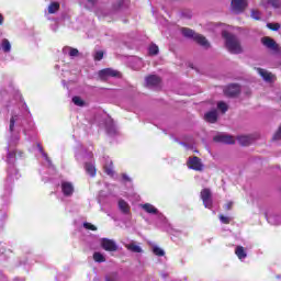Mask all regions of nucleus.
<instances>
[{
    "label": "nucleus",
    "mask_w": 281,
    "mask_h": 281,
    "mask_svg": "<svg viewBox=\"0 0 281 281\" xmlns=\"http://www.w3.org/2000/svg\"><path fill=\"white\" fill-rule=\"evenodd\" d=\"M222 36L225 38L226 49L231 54H243V45L240 44V40H238L236 35L224 31Z\"/></svg>",
    "instance_id": "nucleus-1"
},
{
    "label": "nucleus",
    "mask_w": 281,
    "mask_h": 281,
    "mask_svg": "<svg viewBox=\"0 0 281 281\" xmlns=\"http://www.w3.org/2000/svg\"><path fill=\"white\" fill-rule=\"evenodd\" d=\"M261 44L267 47L270 52L278 54L280 52V45L273 41V38L266 36L261 38Z\"/></svg>",
    "instance_id": "nucleus-2"
},
{
    "label": "nucleus",
    "mask_w": 281,
    "mask_h": 281,
    "mask_svg": "<svg viewBox=\"0 0 281 281\" xmlns=\"http://www.w3.org/2000/svg\"><path fill=\"white\" fill-rule=\"evenodd\" d=\"M187 165L188 168L195 170L196 172H202L203 170V162L201 161V158L196 156L190 157Z\"/></svg>",
    "instance_id": "nucleus-3"
},
{
    "label": "nucleus",
    "mask_w": 281,
    "mask_h": 281,
    "mask_svg": "<svg viewBox=\"0 0 281 281\" xmlns=\"http://www.w3.org/2000/svg\"><path fill=\"white\" fill-rule=\"evenodd\" d=\"M231 5L235 14H240L247 8V0H232Z\"/></svg>",
    "instance_id": "nucleus-4"
},
{
    "label": "nucleus",
    "mask_w": 281,
    "mask_h": 281,
    "mask_svg": "<svg viewBox=\"0 0 281 281\" xmlns=\"http://www.w3.org/2000/svg\"><path fill=\"white\" fill-rule=\"evenodd\" d=\"M117 76H120V72L111 68H105L99 71L100 80H109V78H117Z\"/></svg>",
    "instance_id": "nucleus-5"
},
{
    "label": "nucleus",
    "mask_w": 281,
    "mask_h": 281,
    "mask_svg": "<svg viewBox=\"0 0 281 281\" xmlns=\"http://www.w3.org/2000/svg\"><path fill=\"white\" fill-rule=\"evenodd\" d=\"M101 247L105 251H117V244L113 239L102 238L101 239Z\"/></svg>",
    "instance_id": "nucleus-6"
},
{
    "label": "nucleus",
    "mask_w": 281,
    "mask_h": 281,
    "mask_svg": "<svg viewBox=\"0 0 281 281\" xmlns=\"http://www.w3.org/2000/svg\"><path fill=\"white\" fill-rule=\"evenodd\" d=\"M214 142H220L221 144H236L234 136L227 134H218L214 136Z\"/></svg>",
    "instance_id": "nucleus-7"
},
{
    "label": "nucleus",
    "mask_w": 281,
    "mask_h": 281,
    "mask_svg": "<svg viewBox=\"0 0 281 281\" xmlns=\"http://www.w3.org/2000/svg\"><path fill=\"white\" fill-rule=\"evenodd\" d=\"M201 199L205 207H212V192L210 189H203L201 191Z\"/></svg>",
    "instance_id": "nucleus-8"
},
{
    "label": "nucleus",
    "mask_w": 281,
    "mask_h": 281,
    "mask_svg": "<svg viewBox=\"0 0 281 281\" xmlns=\"http://www.w3.org/2000/svg\"><path fill=\"white\" fill-rule=\"evenodd\" d=\"M146 87H159L161 85V78L156 75H149L145 78Z\"/></svg>",
    "instance_id": "nucleus-9"
},
{
    "label": "nucleus",
    "mask_w": 281,
    "mask_h": 281,
    "mask_svg": "<svg viewBox=\"0 0 281 281\" xmlns=\"http://www.w3.org/2000/svg\"><path fill=\"white\" fill-rule=\"evenodd\" d=\"M225 95L228 98H234V95H238L240 93V86L238 85H229L225 90H224Z\"/></svg>",
    "instance_id": "nucleus-10"
},
{
    "label": "nucleus",
    "mask_w": 281,
    "mask_h": 281,
    "mask_svg": "<svg viewBox=\"0 0 281 281\" xmlns=\"http://www.w3.org/2000/svg\"><path fill=\"white\" fill-rule=\"evenodd\" d=\"M257 71L266 82H273L276 80V75L262 69V68H257Z\"/></svg>",
    "instance_id": "nucleus-11"
},
{
    "label": "nucleus",
    "mask_w": 281,
    "mask_h": 281,
    "mask_svg": "<svg viewBox=\"0 0 281 281\" xmlns=\"http://www.w3.org/2000/svg\"><path fill=\"white\" fill-rule=\"evenodd\" d=\"M205 122H209L210 124H216L218 120V112L216 110H212L205 113L204 115Z\"/></svg>",
    "instance_id": "nucleus-12"
},
{
    "label": "nucleus",
    "mask_w": 281,
    "mask_h": 281,
    "mask_svg": "<svg viewBox=\"0 0 281 281\" xmlns=\"http://www.w3.org/2000/svg\"><path fill=\"white\" fill-rule=\"evenodd\" d=\"M193 41H195L198 45H201V47H204V49H210V42L207 41V38H205V36L196 33V35H194Z\"/></svg>",
    "instance_id": "nucleus-13"
},
{
    "label": "nucleus",
    "mask_w": 281,
    "mask_h": 281,
    "mask_svg": "<svg viewBox=\"0 0 281 281\" xmlns=\"http://www.w3.org/2000/svg\"><path fill=\"white\" fill-rule=\"evenodd\" d=\"M61 191L65 196H71L74 194V184L70 182H61Z\"/></svg>",
    "instance_id": "nucleus-14"
},
{
    "label": "nucleus",
    "mask_w": 281,
    "mask_h": 281,
    "mask_svg": "<svg viewBox=\"0 0 281 281\" xmlns=\"http://www.w3.org/2000/svg\"><path fill=\"white\" fill-rule=\"evenodd\" d=\"M125 249H127L128 251H132V254H142V251H144L139 245H137V243L135 241H131L130 244H125Z\"/></svg>",
    "instance_id": "nucleus-15"
},
{
    "label": "nucleus",
    "mask_w": 281,
    "mask_h": 281,
    "mask_svg": "<svg viewBox=\"0 0 281 281\" xmlns=\"http://www.w3.org/2000/svg\"><path fill=\"white\" fill-rule=\"evenodd\" d=\"M140 207L147 212V214H159L157 207L150 203L142 204Z\"/></svg>",
    "instance_id": "nucleus-16"
},
{
    "label": "nucleus",
    "mask_w": 281,
    "mask_h": 281,
    "mask_svg": "<svg viewBox=\"0 0 281 281\" xmlns=\"http://www.w3.org/2000/svg\"><path fill=\"white\" fill-rule=\"evenodd\" d=\"M64 54H68L71 58H76V56L80 55V52L77 48H71L66 46L63 48Z\"/></svg>",
    "instance_id": "nucleus-17"
},
{
    "label": "nucleus",
    "mask_w": 281,
    "mask_h": 281,
    "mask_svg": "<svg viewBox=\"0 0 281 281\" xmlns=\"http://www.w3.org/2000/svg\"><path fill=\"white\" fill-rule=\"evenodd\" d=\"M237 140L240 146H249L254 142V138L251 136H238Z\"/></svg>",
    "instance_id": "nucleus-18"
},
{
    "label": "nucleus",
    "mask_w": 281,
    "mask_h": 281,
    "mask_svg": "<svg viewBox=\"0 0 281 281\" xmlns=\"http://www.w3.org/2000/svg\"><path fill=\"white\" fill-rule=\"evenodd\" d=\"M119 210L123 212V214H128L131 212V206H128V203L124 200L119 201Z\"/></svg>",
    "instance_id": "nucleus-19"
},
{
    "label": "nucleus",
    "mask_w": 281,
    "mask_h": 281,
    "mask_svg": "<svg viewBox=\"0 0 281 281\" xmlns=\"http://www.w3.org/2000/svg\"><path fill=\"white\" fill-rule=\"evenodd\" d=\"M235 254L239 258V260H245V258H247V252L245 251V248L243 246H237Z\"/></svg>",
    "instance_id": "nucleus-20"
},
{
    "label": "nucleus",
    "mask_w": 281,
    "mask_h": 281,
    "mask_svg": "<svg viewBox=\"0 0 281 281\" xmlns=\"http://www.w3.org/2000/svg\"><path fill=\"white\" fill-rule=\"evenodd\" d=\"M60 10V4L58 2H52L48 5V14H56Z\"/></svg>",
    "instance_id": "nucleus-21"
},
{
    "label": "nucleus",
    "mask_w": 281,
    "mask_h": 281,
    "mask_svg": "<svg viewBox=\"0 0 281 281\" xmlns=\"http://www.w3.org/2000/svg\"><path fill=\"white\" fill-rule=\"evenodd\" d=\"M181 32L187 38L194 40V36H196V33H194V31H192L191 29H182Z\"/></svg>",
    "instance_id": "nucleus-22"
},
{
    "label": "nucleus",
    "mask_w": 281,
    "mask_h": 281,
    "mask_svg": "<svg viewBox=\"0 0 281 281\" xmlns=\"http://www.w3.org/2000/svg\"><path fill=\"white\" fill-rule=\"evenodd\" d=\"M93 260L94 262H106V258L101 252H94Z\"/></svg>",
    "instance_id": "nucleus-23"
},
{
    "label": "nucleus",
    "mask_w": 281,
    "mask_h": 281,
    "mask_svg": "<svg viewBox=\"0 0 281 281\" xmlns=\"http://www.w3.org/2000/svg\"><path fill=\"white\" fill-rule=\"evenodd\" d=\"M148 52L150 56H157L159 54V46L153 44L149 46Z\"/></svg>",
    "instance_id": "nucleus-24"
},
{
    "label": "nucleus",
    "mask_w": 281,
    "mask_h": 281,
    "mask_svg": "<svg viewBox=\"0 0 281 281\" xmlns=\"http://www.w3.org/2000/svg\"><path fill=\"white\" fill-rule=\"evenodd\" d=\"M72 102L76 106H85L87 104L80 97H74Z\"/></svg>",
    "instance_id": "nucleus-25"
},
{
    "label": "nucleus",
    "mask_w": 281,
    "mask_h": 281,
    "mask_svg": "<svg viewBox=\"0 0 281 281\" xmlns=\"http://www.w3.org/2000/svg\"><path fill=\"white\" fill-rule=\"evenodd\" d=\"M86 172H88L90 177H93L95 175V166L91 164H86Z\"/></svg>",
    "instance_id": "nucleus-26"
},
{
    "label": "nucleus",
    "mask_w": 281,
    "mask_h": 281,
    "mask_svg": "<svg viewBox=\"0 0 281 281\" xmlns=\"http://www.w3.org/2000/svg\"><path fill=\"white\" fill-rule=\"evenodd\" d=\"M153 254H155V256H166V251H164V249L159 248V246H154L153 247Z\"/></svg>",
    "instance_id": "nucleus-27"
},
{
    "label": "nucleus",
    "mask_w": 281,
    "mask_h": 281,
    "mask_svg": "<svg viewBox=\"0 0 281 281\" xmlns=\"http://www.w3.org/2000/svg\"><path fill=\"white\" fill-rule=\"evenodd\" d=\"M2 49L3 52H10V49H12V45L10 44V41L8 40L2 41Z\"/></svg>",
    "instance_id": "nucleus-28"
},
{
    "label": "nucleus",
    "mask_w": 281,
    "mask_h": 281,
    "mask_svg": "<svg viewBox=\"0 0 281 281\" xmlns=\"http://www.w3.org/2000/svg\"><path fill=\"white\" fill-rule=\"evenodd\" d=\"M268 30H272V32H278L280 30V23H268Z\"/></svg>",
    "instance_id": "nucleus-29"
},
{
    "label": "nucleus",
    "mask_w": 281,
    "mask_h": 281,
    "mask_svg": "<svg viewBox=\"0 0 281 281\" xmlns=\"http://www.w3.org/2000/svg\"><path fill=\"white\" fill-rule=\"evenodd\" d=\"M217 109H220V111H222V113H227V103L221 101L217 103Z\"/></svg>",
    "instance_id": "nucleus-30"
},
{
    "label": "nucleus",
    "mask_w": 281,
    "mask_h": 281,
    "mask_svg": "<svg viewBox=\"0 0 281 281\" xmlns=\"http://www.w3.org/2000/svg\"><path fill=\"white\" fill-rule=\"evenodd\" d=\"M251 19H255V21H260V11L252 10L250 13Z\"/></svg>",
    "instance_id": "nucleus-31"
},
{
    "label": "nucleus",
    "mask_w": 281,
    "mask_h": 281,
    "mask_svg": "<svg viewBox=\"0 0 281 281\" xmlns=\"http://www.w3.org/2000/svg\"><path fill=\"white\" fill-rule=\"evenodd\" d=\"M16 120H19V116L13 115L10 120V132L14 131V124L16 123Z\"/></svg>",
    "instance_id": "nucleus-32"
},
{
    "label": "nucleus",
    "mask_w": 281,
    "mask_h": 281,
    "mask_svg": "<svg viewBox=\"0 0 281 281\" xmlns=\"http://www.w3.org/2000/svg\"><path fill=\"white\" fill-rule=\"evenodd\" d=\"M105 172L106 175H113V161H110V165H105Z\"/></svg>",
    "instance_id": "nucleus-33"
},
{
    "label": "nucleus",
    "mask_w": 281,
    "mask_h": 281,
    "mask_svg": "<svg viewBox=\"0 0 281 281\" xmlns=\"http://www.w3.org/2000/svg\"><path fill=\"white\" fill-rule=\"evenodd\" d=\"M104 58V52L99 50L94 54V60H102Z\"/></svg>",
    "instance_id": "nucleus-34"
},
{
    "label": "nucleus",
    "mask_w": 281,
    "mask_h": 281,
    "mask_svg": "<svg viewBox=\"0 0 281 281\" xmlns=\"http://www.w3.org/2000/svg\"><path fill=\"white\" fill-rule=\"evenodd\" d=\"M83 227L86 229H91L92 232H95L98 229V227H95V225L91 224V223H85Z\"/></svg>",
    "instance_id": "nucleus-35"
},
{
    "label": "nucleus",
    "mask_w": 281,
    "mask_h": 281,
    "mask_svg": "<svg viewBox=\"0 0 281 281\" xmlns=\"http://www.w3.org/2000/svg\"><path fill=\"white\" fill-rule=\"evenodd\" d=\"M221 223H224V225H229V217L220 215Z\"/></svg>",
    "instance_id": "nucleus-36"
},
{
    "label": "nucleus",
    "mask_w": 281,
    "mask_h": 281,
    "mask_svg": "<svg viewBox=\"0 0 281 281\" xmlns=\"http://www.w3.org/2000/svg\"><path fill=\"white\" fill-rule=\"evenodd\" d=\"M93 5H95V1L94 0H86V8L91 10V8H93Z\"/></svg>",
    "instance_id": "nucleus-37"
},
{
    "label": "nucleus",
    "mask_w": 281,
    "mask_h": 281,
    "mask_svg": "<svg viewBox=\"0 0 281 281\" xmlns=\"http://www.w3.org/2000/svg\"><path fill=\"white\" fill-rule=\"evenodd\" d=\"M269 223H271L272 225H278V222L276 221H280V217L278 216H272L268 218Z\"/></svg>",
    "instance_id": "nucleus-38"
},
{
    "label": "nucleus",
    "mask_w": 281,
    "mask_h": 281,
    "mask_svg": "<svg viewBox=\"0 0 281 281\" xmlns=\"http://www.w3.org/2000/svg\"><path fill=\"white\" fill-rule=\"evenodd\" d=\"M268 3H270V4L273 5L274 8L278 7V0H268Z\"/></svg>",
    "instance_id": "nucleus-39"
},
{
    "label": "nucleus",
    "mask_w": 281,
    "mask_h": 281,
    "mask_svg": "<svg viewBox=\"0 0 281 281\" xmlns=\"http://www.w3.org/2000/svg\"><path fill=\"white\" fill-rule=\"evenodd\" d=\"M122 177H123V179H124L125 181H131V178L128 177V175L123 173Z\"/></svg>",
    "instance_id": "nucleus-40"
},
{
    "label": "nucleus",
    "mask_w": 281,
    "mask_h": 281,
    "mask_svg": "<svg viewBox=\"0 0 281 281\" xmlns=\"http://www.w3.org/2000/svg\"><path fill=\"white\" fill-rule=\"evenodd\" d=\"M232 205H234V203H233V202H228V203L226 204V210H232Z\"/></svg>",
    "instance_id": "nucleus-41"
},
{
    "label": "nucleus",
    "mask_w": 281,
    "mask_h": 281,
    "mask_svg": "<svg viewBox=\"0 0 281 281\" xmlns=\"http://www.w3.org/2000/svg\"><path fill=\"white\" fill-rule=\"evenodd\" d=\"M3 23V15L0 14V25Z\"/></svg>",
    "instance_id": "nucleus-42"
},
{
    "label": "nucleus",
    "mask_w": 281,
    "mask_h": 281,
    "mask_svg": "<svg viewBox=\"0 0 281 281\" xmlns=\"http://www.w3.org/2000/svg\"><path fill=\"white\" fill-rule=\"evenodd\" d=\"M14 156H15L14 153L9 154V159L12 158V157H14Z\"/></svg>",
    "instance_id": "nucleus-43"
},
{
    "label": "nucleus",
    "mask_w": 281,
    "mask_h": 281,
    "mask_svg": "<svg viewBox=\"0 0 281 281\" xmlns=\"http://www.w3.org/2000/svg\"><path fill=\"white\" fill-rule=\"evenodd\" d=\"M44 155V157H45V159L47 160L48 158H47V154H43Z\"/></svg>",
    "instance_id": "nucleus-44"
},
{
    "label": "nucleus",
    "mask_w": 281,
    "mask_h": 281,
    "mask_svg": "<svg viewBox=\"0 0 281 281\" xmlns=\"http://www.w3.org/2000/svg\"><path fill=\"white\" fill-rule=\"evenodd\" d=\"M182 146H186V143H181Z\"/></svg>",
    "instance_id": "nucleus-45"
}]
</instances>
